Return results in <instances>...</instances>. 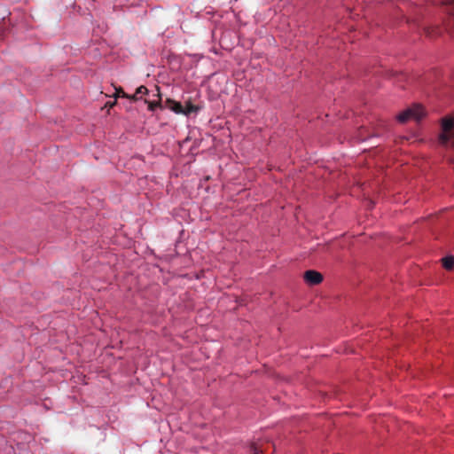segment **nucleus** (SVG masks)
Segmentation results:
<instances>
[{"instance_id":"f257e3e1","label":"nucleus","mask_w":454,"mask_h":454,"mask_svg":"<svg viewBox=\"0 0 454 454\" xmlns=\"http://www.w3.org/2000/svg\"><path fill=\"white\" fill-rule=\"evenodd\" d=\"M442 132L439 137L440 143L454 148V119L451 117L443 118L442 120Z\"/></svg>"},{"instance_id":"f03ea898","label":"nucleus","mask_w":454,"mask_h":454,"mask_svg":"<svg viewBox=\"0 0 454 454\" xmlns=\"http://www.w3.org/2000/svg\"><path fill=\"white\" fill-rule=\"evenodd\" d=\"M425 114L426 113L422 106L414 105L399 114L397 120L402 123L409 120L419 121L425 116Z\"/></svg>"},{"instance_id":"7ed1b4c3","label":"nucleus","mask_w":454,"mask_h":454,"mask_svg":"<svg viewBox=\"0 0 454 454\" xmlns=\"http://www.w3.org/2000/svg\"><path fill=\"white\" fill-rule=\"evenodd\" d=\"M304 279L309 285L315 286L322 282L323 277L316 270H307L304 273Z\"/></svg>"},{"instance_id":"20e7f679","label":"nucleus","mask_w":454,"mask_h":454,"mask_svg":"<svg viewBox=\"0 0 454 454\" xmlns=\"http://www.w3.org/2000/svg\"><path fill=\"white\" fill-rule=\"evenodd\" d=\"M165 106L177 114H184V106L180 102L174 99L168 98L165 102Z\"/></svg>"},{"instance_id":"39448f33","label":"nucleus","mask_w":454,"mask_h":454,"mask_svg":"<svg viewBox=\"0 0 454 454\" xmlns=\"http://www.w3.org/2000/svg\"><path fill=\"white\" fill-rule=\"evenodd\" d=\"M184 115H190L192 113H197L199 111V107L193 105L190 100L185 102L184 106Z\"/></svg>"},{"instance_id":"423d86ee","label":"nucleus","mask_w":454,"mask_h":454,"mask_svg":"<svg viewBox=\"0 0 454 454\" xmlns=\"http://www.w3.org/2000/svg\"><path fill=\"white\" fill-rule=\"evenodd\" d=\"M442 266L446 270H451L454 266V258L451 256L444 257L442 259Z\"/></svg>"},{"instance_id":"0eeeda50","label":"nucleus","mask_w":454,"mask_h":454,"mask_svg":"<svg viewBox=\"0 0 454 454\" xmlns=\"http://www.w3.org/2000/svg\"><path fill=\"white\" fill-rule=\"evenodd\" d=\"M148 93V90L145 86H140L137 89L136 93L131 97V98L137 100L141 97L142 95H145Z\"/></svg>"},{"instance_id":"6e6552de","label":"nucleus","mask_w":454,"mask_h":454,"mask_svg":"<svg viewBox=\"0 0 454 454\" xmlns=\"http://www.w3.org/2000/svg\"><path fill=\"white\" fill-rule=\"evenodd\" d=\"M160 106V101H150L148 102V109L150 111H154L156 108Z\"/></svg>"},{"instance_id":"1a4fd4ad","label":"nucleus","mask_w":454,"mask_h":454,"mask_svg":"<svg viewBox=\"0 0 454 454\" xmlns=\"http://www.w3.org/2000/svg\"><path fill=\"white\" fill-rule=\"evenodd\" d=\"M116 97L129 98L122 89L116 90Z\"/></svg>"},{"instance_id":"9d476101","label":"nucleus","mask_w":454,"mask_h":454,"mask_svg":"<svg viewBox=\"0 0 454 454\" xmlns=\"http://www.w3.org/2000/svg\"><path fill=\"white\" fill-rule=\"evenodd\" d=\"M253 453L252 454H262V451L260 450L257 447H253V450H252Z\"/></svg>"}]
</instances>
